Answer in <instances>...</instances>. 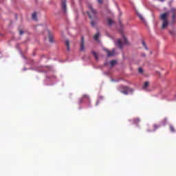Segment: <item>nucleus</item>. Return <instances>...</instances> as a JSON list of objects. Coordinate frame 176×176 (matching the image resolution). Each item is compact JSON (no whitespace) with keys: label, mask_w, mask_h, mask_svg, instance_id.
I'll use <instances>...</instances> for the list:
<instances>
[{"label":"nucleus","mask_w":176,"mask_h":176,"mask_svg":"<svg viewBox=\"0 0 176 176\" xmlns=\"http://www.w3.org/2000/svg\"><path fill=\"white\" fill-rule=\"evenodd\" d=\"M99 36H100V34L99 32H97L94 36V40L98 41Z\"/></svg>","instance_id":"12"},{"label":"nucleus","mask_w":176,"mask_h":176,"mask_svg":"<svg viewBox=\"0 0 176 176\" xmlns=\"http://www.w3.org/2000/svg\"><path fill=\"white\" fill-rule=\"evenodd\" d=\"M23 30H19V34L23 35Z\"/></svg>","instance_id":"27"},{"label":"nucleus","mask_w":176,"mask_h":176,"mask_svg":"<svg viewBox=\"0 0 176 176\" xmlns=\"http://www.w3.org/2000/svg\"><path fill=\"white\" fill-rule=\"evenodd\" d=\"M116 45L118 46L119 48L122 49L123 43H122V40L119 39L117 41Z\"/></svg>","instance_id":"9"},{"label":"nucleus","mask_w":176,"mask_h":176,"mask_svg":"<svg viewBox=\"0 0 176 176\" xmlns=\"http://www.w3.org/2000/svg\"><path fill=\"white\" fill-rule=\"evenodd\" d=\"M114 23H116V22H114L113 20H112V19H110V18H108V19H107V25H108L111 26V25H113Z\"/></svg>","instance_id":"10"},{"label":"nucleus","mask_w":176,"mask_h":176,"mask_svg":"<svg viewBox=\"0 0 176 176\" xmlns=\"http://www.w3.org/2000/svg\"><path fill=\"white\" fill-rule=\"evenodd\" d=\"M170 34L172 36H176V30H170Z\"/></svg>","instance_id":"16"},{"label":"nucleus","mask_w":176,"mask_h":176,"mask_svg":"<svg viewBox=\"0 0 176 176\" xmlns=\"http://www.w3.org/2000/svg\"><path fill=\"white\" fill-rule=\"evenodd\" d=\"M104 52H106V53L107 54V57H112L116 56V50L113 49L111 51H110L109 50H107V48H104L103 49Z\"/></svg>","instance_id":"4"},{"label":"nucleus","mask_w":176,"mask_h":176,"mask_svg":"<svg viewBox=\"0 0 176 176\" xmlns=\"http://www.w3.org/2000/svg\"><path fill=\"white\" fill-rule=\"evenodd\" d=\"M170 131L172 133H175V128L173 126V125H170Z\"/></svg>","instance_id":"23"},{"label":"nucleus","mask_w":176,"mask_h":176,"mask_svg":"<svg viewBox=\"0 0 176 176\" xmlns=\"http://www.w3.org/2000/svg\"><path fill=\"white\" fill-rule=\"evenodd\" d=\"M160 125L159 124H155L153 125V131H157V129H158L160 128Z\"/></svg>","instance_id":"14"},{"label":"nucleus","mask_w":176,"mask_h":176,"mask_svg":"<svg viewBox=\"0 0 176 176\" xmlns=\"http://www.w3.org/2000/svg\"><path fill=\"white\" fill-rule=\"evenodd\" d=\"M137 14L138 18H140V20H142V21H144V16H142V14H140V12H137Z\"/></svg>","instance_id":"13"},{"label":"nucleus","mask_w":176,"mask_h":176,"mask_svg":"<svg viewBox=\"0 0 176 176\" xmlns=\"http://www.w3.org/2000/svg\"><path fill=\"white\" fill-rule=\"evenodd\" d=\"M80 50L84 52L85 50V43H84V37H81V43H80Z\"/></svg>","instance_id":"7"},{"label":"nucleus","mask_w":176,"mask_h":176,"mask_svg":"<svg viewBox=\"0 0 176 176\" xmlns=\"http://www.w3.org/2000/svg\"><path fill=\"white\" fill-rule=\"evenodd\" d=\"M142 72H143L142 68V67L138 68V73L142 74Z\"/></svg>","instance_id":"25"},{"label":"nucleus","mask_w":176,"mask_h":176,"mask_svg":"<svg viewBox=\"0 0 176 176\" xmlns=\"http://www.w3.org/2000/svg\"><path fill=\"white\" fill-rule=\"evenodd\" d=\"M123 44H125V45L129 44V41H127V39L125 36H123Z\"/></svg>","instance_id":"20"},{"label":"nucleus","mask_w":176,"mask_h":176,"mask_svg":"<svg viewBox=\"0 0 176 176\" xmlns=\"http://www.w3.org/2000/svg\"><path fill=\"white\" fill-rule=\"evenodd\" d=\"M84 99H87V100H89V96H88L87 94H84V95H82V98H80V99H79V103L81 104L82 102H83V100H84Z\"/></svg>","instance_id":"8"},{"label":"nucleus","mask_w":176,"mask_h":176,"mask_svg":"<svg viewBox=\"0 0 176 176\" xmlns=\"http://www.w3.org/2000/svg\"><path fill=\"white\" fill-rule=\"evenodd\" d=\"M88 8L90 9V12H87V14L89 15V18L91 19L96 18V10H95L92 6H89Z\"/></svg>","instance_id":"2"},{"label":"nucleus","mask_w":176,"mask_h":176,"mask_svg":"<svg viewBox=\"0 0 176 176\" xmlns=\"http://www.w3.org/2000/svg\"><path fill=\"white\" fill-rule=\"evenodd\" d=\"M32 20H34L36 21L38 20L37 18H36V12L32 13Z\"/></svg>","instance_id":"15"},{"label":"nucleus","mask_w":176,"mask_h":176,"mask_svg":"<svg viewBox=\"0 0 176 176\" xmlns=\"http://www.w3.org/2000/svg\"><path fill=\"white\" fill-rule=\"evenodd\" d=\"M170 13H172V23H175L176 20V9L172 8L170 10Z\"/></svg>","instance_id":"5"},{"label":"nucleus","mask_w":176,"mask_h":176,"mask_svg":"<svg viewBox=\"0 0 176 176\" xmlns=\"http://www.w3.org/2000/svg\"><path fill=\"white\" fill-rule=\"evenodd\" d=\"M148 85H149V82L148 81L145 82L144 85L142 87L143 89H146V88H148Z\"/></svg>","instance_id":"18"},{"label":"nucleus","mask_w":176,"mask_h":176,"mask_svg":"<svg viewBox=\"0 0 176 176\" xmlns=\"http://www.w3.org/2000/svg\"><path fill=\"white\" fill-rule=\"evenodd\" d=\"M61 7H62L63 12H64V13H66V12H67V1H66V0H61Z\"/></svg>","instance_id":"6"},{"label":"nucleus","mask_w":176,"mask_h":176,"mask_svg":"<svg viewBox=\"0 0 176 176\" xmlns=\"http://www.w3.org/2000/svg\"><path fill=\"white\" fill-rule=\"evenodd\" d=\"M147 131H148V132H151V130H148Z\"/></svg>","instance_id":"30"},{"label":"nucleus","mask_w":176,"mask_h":176,"mask_svg":"<svg viewBox=\"0 0 176 176\" xmlns=\"http://www.w3.org/2000/svg\"><path fill=\"white\" fill-rule=\"evenodd\" d=\"M142 56H143V57H146V54H142Z\"/></svg>","instance_id":"29"},{"label":"nucleus","mask_w":176,"mask_h":176,"mask_svg":"<svg viewBox=\"0 0 176 176\" xmlns=\"http://www.w3.org/2000/svg\"><path fill=\"white\" fill-rule=\"evenodd\" d=\"M142 45L144 47L145 50H148V47H146V43L144 41H142Z\"/></svg>","instance_id":"24"},{"label":"nucleus","mask_w":176,"mask_h":176,"mask_svg":"<svg viewBox=\"0 0 176 176\" xmlns=\"http://www.w3.org/2000/svg\"><path fill=\"white\" fill-rule=\"evenodd\" d=\"M168 12L162 13V14H160V20L162 21V30H164L168 27Z\"/></svg>","instance_id":"1"},{"label":"nucleus","mask_w":176,"mask_h":176,"mask_svg":"<svg viewBox=\"0 0 176 176\" xmlns=\"http://www.w3.org/2000/svg\"><path fill=\"white\" fill-rule=\"evenodd\" d=\"M47 33L49 34V41H50V43H53L54 41H53V36H52V35L51 34H50V31L49 30H47Z\"/></svg>","instance_id":"17"},{"label":"nucleus","mask_w":176,"mask_h":176,"mask_svg":"<svg viewBox=\"0 0 176 176\" xmlns=\"http://www.w3.org/2000/svg\"><path fill=\"white\" fill-rule=\"evenodd\" d=\"M116 65V60H111L110 61V65L114 66Z\"/></svg>","instance_id":"22"},{"label":"nucleus","mask_w":176,"mask_h":176,"mask_svg":"<svg viewBox=\"0 0 176 176\" xmlns=\"http://www.w3.org/2000/svg\"><path fill=\"white\" fill-rule=\"evenodd\" d=\"M65 44H66V46H67V52H69L70 51V45H69V40H66Z\"/></svg>","instance_id":"11"},{"label":"nucleus","mask_w":176,"mask_h":176,"mask_svg":"<svg viewBox=\"0 0 176 176\" xmlns=\"http://www.w3.org/2000/svg\"><path fill=\"white\" fill-rule=\"evenodd\" d=\"M140 122V118H134V119H133V122H134V124H138V123H139Z\"/></svg>","instance_id":"19"},{"label":"nucleus","mask_w":176,"mask_h":176,"mask_svg":"<svg viewBox=\"0 0 176 176\" xmlns=\"http://www.w3.org/2000/svg\"><path fill=\"white\" fill-rule=\"evenodd\" d=\"M98 3H99V4H102V0H97Z\"/></svg>","instance_id":"28"},{"label":"nucleus","mask_w":176,"mask_h":176,"mask_svg":"<svg viewBox=\"0 0 176 176\" xmlns=\"http://www.w3.org/2000/svg\"><path fill=\"white\" fill-rule=\"evenodd\" d=\"M160 1H164V0H160Z\"/></svg>","instance_id":"31"},{"label":"nucleus","mask_w":176,"mask_h":176,"mask_svg":"<svg viewBox=\"0 0 176 176\" xmlns=\"http://www.w3.org/2000/svg\"><path fill=\"white\" fill-rule=\"evenodd\" d=\"M91 25H92V27H95V23L94 21H91Z\"/></svg>","instance_id":"26"},{"label":"nucleus","mask_w":176,"mask_h":176,"mask_svg":"<svg viewBox=\"0 0 176 176\" xmlns=\"http://www.w3.org/2000/svg\"><path fill=\"white\" fill-rule=\"evenodd\" d=\"M92 55L95 57L96 60H98V56H97V53L95 51L92 52Z\"/></svg>","instance_id":"21"},{"label":"nucleus","mask_w":176,"mask_h":176,"mask_svg":"<svg viewBox=\"0 0 176 176\" xmlns=\"http://www.w3.org/2000/svg\"><path fill=\"white\" fill-rule=\"evenodd\" d=\"M133 90L131 88H129L126 86H121V93H122L124 95L129 94V93L133 92Z\"/></svg>","instance_id":"3"}]
</instances>
